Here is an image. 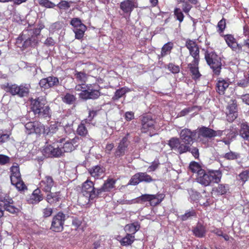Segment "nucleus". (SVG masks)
<instances>
[{
	"instance_id": "f257e3e1",
	"label": "nucleus",
	"mask_w": 249,
	"mask_h": 249,
	"mask_svg": "<svg viewBox=\"0 0 249 249\" xmlns=\"http://www.w3.org/2000/svg\"><path fill=\"white\" fill-rule=\"evenodd\" d=\"M79 138L75 137L71 140L60 139L53 144L47 145L44 149V153L46 156L58 157L65 152H70L77 146Z\"/></svg>"
},
{
	"instance_id": "f03ea898",
	"label": "nucleus",
	"mask_w": 249,
	"mask_h": 249,
	"mask_svg": "<svg viewBox=\"0 0 249 249\" xmlns=\"http://www.w3.org/2000/svg\"><path fill=\"white\" fill-rule=\"evenodd\" d=\"M222 173L219 170L212 171L206 172L204 170L197 175L196 181L204 186H208L212 183H217L220 181Z\"/></svg>"
},
{
	"instance_id": "7ed1b4c3",
	"label": "nucleus",
	"mask_w": 249,
	"mask_h": 249,
	"mask_svg": "<svg viewBox=\"0 0 249 249\" xmlns=\"http://www.w3.org/2000/svg\"><path fill=\"white\" fill-rule=\"evenodd\" d=\"M75 90L81 91L79 96L83 99H95L100 95L99 90L93 89L91 85H77L75 87Z\"/></svg>"
},
{
	"instance_id": "20e7f679",
	"label": "nucleus",
	"mask_w": 249,
	"mask_h": 249,
	"mask_svg": "<svg viewBox=\"0 0 249 249\" xmlns=\"http://www.w3.org/2000/svg\"><path fill=\"white\" fill-rule=\"evenodd\" d=\"M205 58L207 64L213 69L215 75H219L221 69V59L213 52L207 51L205 53Z\"/></svg>"
},
{
	"instance_id": "39448f33",
	"label": "nucleus",
	"mask_w": 249,
	"mask_h": 249,
	"mask_svg": "<svg viewBox=\"0 0 249 249\" xmlns=\"http://www.w3.org/2000/svg\"><path fill=\"white\" fill-rule=\"evenodd\" d=\"M11 175L10 176L11 183L15 185L18 190H24L26 187L21 180L19 166L17 163H14L10 169Z\"/></svg>"
},
{
	"instance_id": "423d86ee",
	"label": "nucleus",
	"mask_w": 249,
	"mask_h": 249,
	"mask_svg": "<svg viewBox=\"0 0 249 249\" xmlns=\"http://www.w3.org/2000/svg\"><path fill=\"white\" fill-rule=\"evenodd\" d=\"M29 84H22L19 86L16 84L9 85L7 84L5 87V90L9 92L13 95H18L20 97L27 96L30 89Z\"/></svg>"
},
{
	"instance_id": "0eeeda50",
	"label": "nucleus",
	"mask_w": 249,
	"mask_h": 249,
	"mask_svg": "<svg viewBox=\"0 0 249 249\" xmlns=\"http://www.w3.org/2000/svg\"><path fill=\"white\" fill-rule=\"evenodd\" d=\"M168 144L172 150L179 154H182L190 150V146L182 142L179 138L176 137H173L170 139Z\"/></svg>"
},
{
	"instance_id": "6e6552de",
	"label": "nucleus",
	"mask_w": 249,
	"mask_h": 249,
	"mask_svg": "<svg viewBox=\"0 0 249 249\" xmlns=\"http://www.w3.org/2000/svg\"><path fill=\"white\" fill-rule=\"evenodd\" d=\"M156 181V179L153 178L149 175L146 172H139L133 175L129 180L128 184L131 185H136L139 183L144 182L147 183L153 182Z\"/></svg>"
},
{
	"instance_id": "1a4fd4ad",
	"label": "nucleus",
	"mask_w": 249,
	"mask_h": 249,
	"mask_svg": "<svg viewBox=\"0 0 249 249\" xmlns=\"http://www.w3.org/2000/svg\"><path fill=\"white\" fill-rule=\"evenodd\" d=\"M92 181L87 180L83 184L82 188V193L85 196L88 202L96 198L95 190Z\"/></svg>"
},
{
	"instance_id": "9d476101",
	"label": "nucleus",
	"mask_w": 249,
	"mask_h": 249,
	"mask_svg": "<svg viewBox=\"0 0 249 249\" xmlns=\"http://www.w3.org/2000/svg\"><path fill=\"white\" fill-rule=\"evenodd\" d=\"M0 201L3 202L4 209L10 213L15 214L19 212V209L14 205L13 199L9 196L1 193L0 195Z\"/></svg>"
},
{
	"instance_id": "9b49d317",
	"label": "nucleus",
	"mask_w": 249,
	"mask_h": 249,
	"mask_svg": "<svg viewBox=\"0 0 249 249\" xmlns=\"http://www.w3.org/2000/svg\"><path fill=\"white\" fill-rule=\"evenodd\" d=\"M65 220V215L62 213H58L53 219L51 229L55 231L59 232L63 229L64 222Z\"/></svg>"
},
{
	"instance_id": "f8f14e48",
	"label": "nucleus",
	"mask_w": 249,
	"mask_h": 249,
	"mask_svg": "<svg viewBox=\"0 0 249 249\" xmlns=\"http://www.w3.org/2000/svg\"><path fill=\"white\" fill-rule=\"evenodd\" d=\"M31 109L35 115L39 112V109L44 105L47 104V101L45 97L40 96L36 99L33 98L30 99Z\"/></svg>"
},
{
	"instance_id": "ddd939ff",
	"label": "nucleus",
	"mask_w": 249,
	"mask_h": 249,
	"mask_svg": "<svg viewBox=\"0 0 249 249\" xmlns=\"http://www.w3.org/2000/svg\"><path fill=\"white\" fill-rule=\"evenodd\" d=\"M196 133V131H192L187 128L183 129L180 132V140L190 146L193 142V138L195 137Z\"/></svg>"
},
{
	"instance_id": "4468645a",
	"label": "nucleus",
	"mask_w": 249,
	"mask_h": 249,
	"mask_svg": "<svg viewBox=\"0 0 249 249\" xmlns=\"http://www.w3.org/2000/svg\"><path fill=\"white\" fill-rule=\"evenodd\" d=\"M39 84L41 88L48 89L59 85V81L56 77L52 76L41 79Z\"/></svg>"
},
{
	"instance_id": "2eb2a0df",
	"label": "nucleus",
	"mask_w": 249,
	"mask_h": 249,
	"mask_svg": "<svg viewBox=\"0 0 249 249\" xmlns=\"http://www.w3.org/2000/svg\"><path fill=\"white\" fill-rule=\"evenodd\" d=\"M227 109V119L229 122H232L238 116L236 102L235 100H231V101L228 103Z\"/></svg>"
},
{
	"instance_id": "dca6fc26",
	"label": "nucleus",
	"mask_w": 249,
	"mask_h": 249,
	"mask_svg": "<svg viewBox=\"0 0 249 249\" xmlns=\"http://www.w3.org/2000/svg\"><path fill=\"white\" fill-rule=\"evenodd\" d=\"M186 46L189 50L190 54L193 57L195 64H197L199 58V49L196 42L192 40H188Z\"/></svg>"
},
{
	"instance_id": "f3484780",
	"label": "nucleus",
	"mask_w": 249,
	"mask_h": 249,
	"mask_svg": "<svg viewBox=\"0 0 249 249\" xmlns=\"http://www.w3.org/2000/svg\"><path fill=\"white\" fill-rule=\"evenodd\" d=\"M197 133H198V137L201 136L209 138H211L212 137L221 135L220 131H214L212 129L206 127H202L200 128Z\"/></svg>"
},
{
	"instance_id": "a211bd4d",
	"label": "nucleus",
	"mask_w": 249,
	"mask_h": 249,
	"mask_svg": "<svg viewBox=\"0 0 249 249\" xmlns=\"http://www.w3.org/2000/svg\"><path fill=\"white\" fill-rule=\"evenodd\" d=\"M142 131L145 133L154 128L155 121L149 115H146L142 117Z\"/></svg>"
},
{
	"instance_id": "6ab92c4d",
	"label": "nucleus",
	"mask_w": 249,
	"mask_h": 249,
	"mask_svg": "<svg viewBox=\"0 0 249 249\" xmlns=\"http://www.w3.org/2000/svg\"><path fill=\"white\" fill-rule=\"evenodd\" d=\"M231 82L229 79L219 78L216 83V91L219 94L223 95L228 88Z\"/></svg>"
},
{
	"instance_id": "aec40b11",
	"label": "nucleus",
	"mask_w": 249,
	"mask_h": 249,
	"mask_svg": "<svg viewBox=\"0 0 249 249\" xmlns=\"http://www.w3.org/2000/svg\"><path fill=\"white\" fill-rule=\"evenodd\" d=\"M224 39L228 44L232 50L239 52L241 51L242 47L240 45L237 44L234 37L231 35H228L225 36Z\"/></svg>"
},
{
	"instance_id": "412c9836",
	"label": "nucleus",
	"mask_w": 249,
	"mask_h": 249,
	"mask_svg": "<svg viewBox=\"0 0 249 249\" xmlns=\"http://www.w3.org/2000/svg\"><path fill=\"white\" fill-rule=\"evenodd\" d=\"M128 145V142L126 137H124L119 144L118 148L115 152V156L120 157L124 155Z\"/></svg>"
},
{
	"instance_id": "4be33fe9",
	"label": "nucleus",
	"mask_w": 249,
	"mask_h": 249,
	"mask_svg": "<svg viewBox=\"0 0 249 249\" xmlns=\"http://www.w3.org/2000/svg\"><path fill=\"white\" fill-rule=\"evenodd\" d=\"M53 181L52 178L50 176H46L43 179L40 183V187L45 192H50L52 187L53 185Z\"/></svg>"
},
{
	"instance_id": "5701e85b",
	"label": "nucleus",
	"mask_w": 249,
	"mask_h": 249,
	"mask_svg": "<svg viewBox=\"0 0 249 249\" xmlns=\"http://www.w3.org/2000/svg\"><path fill=\"white\" fill-rule=\"evenodd\" d=\"M135 7L133 1L130 0H126L120 4V8L124 13L130 14Z\"/></svg>"
},
{
	"instance_id": "b1692460",
	"label": "nucleus",
	"mask_w": 249,
	"mask_h": 249,
	"mask_svg": "<svg viewBox=\"0 0 249 249\" xmlns=\"http://www.w3.org/2000/svg\"><path fill=\"white\" fill-rule=\"evenodd\" d=\"M43 199V196L40 195V190L37 189L35 190L30 198L28 199V202L30 204H37Z\"/></svg>"
},
{
	"instance_id": "393cba45",
	"label": "nucleus",
	"mask_w": 249,
	"mask_h": 249,
	"mask_svg": "<svg viewBox=\"0 0 249 249\" xmlns=\"http://www.w3.org/2000/svg\"><path fill=\"white\" fill-rule=\"evenodd\" d=\"M38 117L43 118L46 119H49L51 116V110L49 106L44 105L43 106L40 108L39 112L36 113Z\"/></svg>"
},
{
	"instance_id": "a878e982",
	"label": "nucleus",
	"mask_w": 249,
	"mask_h": 249,
	"mask_svg": "<svg viewBox=\"0 0 249 249\" xmlns=\"http://www.w3.org/2000/svg\"><path fill=\"white\" fill-rule=\"evenodd\" d=\"M89 171L92 177L98 178L103 176L105 170L103 167L96 165L89 169Z\"/></svg>"
},
{
	"instance_id": "bb28decb",
	"label": "nucleus",
	"mask_w": 249,
	"mask_h": 249,
	"mask_svg": "<svg viewBox=\"0 0 249 249\" xmlns=\"http://www.w3.org/2000/svg\"><path fill=\"white\" fill-rule=\"evenodd\" d=\"M194 234L199 238L205 236L206 232L205 227L202 224L198 223L193 230Z\"/></svg>"
},
{
	"instance_id": "cd10ccee",
	"label": "nucleus",
	"mask_w": 249,
	"mask_h": 249,
	"mask_svg": "<svg viewBox=\"0 0 249 249\" xmlns=\"http://www.w3.org/2000/svg\"><path fill=\"white\" fill-rule=\"evenodd\" d=\"M240 135L244 140L249 141V126L246 123L241 124Z\"/></svg>"
},
{
	"instance_id": "c85d7f7f",
	"label": "nucleus",
	"mask_w": 249,
	"mask_h": 249,
	"mask_svg": "<svg viewBox=\"0 0 249 249\" xmlns=\"http://www.w3.org/2000/svg\"><path fill=\"white\" fill-rule=\"evenodd\" d=\"M139 226L138 224H130L126 225L124 227V231L127 233L126 234L129 235H134V234L139 229Z\"/></svg>"
},
{
	"instance_id": "c756f323",
	"label": "nucleus",
	"mask_w": 249,
	"mask_h": 249,
	"mask_svg": "<svg viewBox=\"0 0 249 249\" xmlns=\"http://www.w3.org/2000/svg\"><path fill=\"white\" fill-rule=\"evenodd\" d=\"M60 196L59 192L54 193H51L47 195L46 200L50 204H53L58 201L60 199Z\"/></svg>"
},
{
	"instance_id": "7c9ffc66",
	"label": "nucleus",
	"mask_w": 249,
	"mask_h": 249,
	"mask_svg": "<svg viewBox=\"0 0 249 249\" xmlns=\"http://www.w3.org/2000/svg\"><path fill=\"white\" fill-rule=\"evenodd\" d=\"M151 200L150 201L151 206H155L160 204L164 197L163 194L152 195Z\"/></svg>"
},
{
	"instance_id": "2f4dec72",
	"label": "nucleus",
	"mask_w": 249,
	"mask_h": 249,
	"mask_svg": "<svg viewBox=\"0 0 249 249\" xmlns=\"http://www.w3.org/2000/svg\"><path fill=\"white\" fill-rule=\"evenodd\" d=\"M86 124H87V121L83 120L78 125L76 131L78 135L85 136L88 134V130L86 128Z\"/></svg>"
},
{
	"instance_id": "473e14b6",
	"label": "nucleus",
	"mask_w": 249,
	"mask_h": 249,
	"mask_svg": "<svg viewBox=\"0 0 249 249\" xmlns=\"http://www.w3.org/2000/svg\"><path fill=\"white\" fill-rule=\"evenodd\" d=\"M63 102L67 104L72 105L76 101V97L73 94L67 93L62 97Z\"/></svg>"
},
{
	"instance_id": "72a5a7b5",
	"label": "nucleus",
	"mask_w": 249,
	"mask_h": 249,
	"mask_svg": "<svg viewBox=\"0 0 249 249\" xmlns=\"http://www.w3.org/2000/svg\"><path fill=\"white\" fill-rule=\"evenodd\" d=\"M173 48V43L171 42H169L163 45L161 49V56L164 57L169 54Z\"/></svg>"
},
{
	"instance_id": "f704fd0d",
	"label": "nucleus",
	"mask_w": 249,
	"mask_h": 249,
	"mask_svg": "<svg viewBox=\"0 0 249 249\" xmlns=\"http://www.w3.org/2000/svg\"><path fill=\"white\" fill-rule=\"evenodd\" d=\"M130 91V89L126 87H123L121 89H117L115 93V95L113 97L114 100H117L119 98L123 97L126 93Z\"/></svg>"
},
{
	"instance_id": "c9c22d12",
	"label": "nucleus",
	"mask_w": 249,
	"mask_h": 249,
	"mask_svg": "<svg viewBox=\"0 0 249 249\" xmlns=\"http://www.w3.org/2000/svg\"><path fill=\"white\" fill-rule=\"evenodd\" d=\"M75 78L76 81L80 83L79 85L85 84L87 80V74L83 72H76L75 74Z\"/></svg>"
},
{
	"instance_id": "e433bc0d",
	"label": "nucleus",
	"mask_w": 249,
	"mask_h": 249,
	"mask_svg": "<svg viewBox=\"0 0 249 249\" xmlns=\"http://www.w3.org/2000/svg\"><path fill=\"white\" fill-rule=\"evenodd\" d=\"M87 27L85 25L81 26L79 28L73 29V32L75 35V38L78 39L82 38L84 36V33Z\"/></svg>"
},
{
	"instance_id": "4c0bfd02",
	"label": "nucleus",
	"mask_w": 249,
	"mask_h": 249,
	"mask_svg": "<svg viewBox=\"0 0 249 249\" xmlns=\"http://www.w3.org/2000/svg\"><path fill=\"white\" fill-rule=\"evenodd\" d=\"M116 180L112 178H108L104 183L103 187H104L105 191L108 192L114 187V184Z\"/></svg>"
},
{
	"instance_id": "58836bf2",
	"label": "nucleus",
	"mask_w": 249,
	"mask_h": 249,
	"mask_svg": "<svg viewBox=\"0 0 249 249\" xmlns=\"http://www.w3.org/2000/svg\"><path fill=\"white\" fill-rule=\"evenodd\" d=\"M134 235L126 234L125 237L122 238L120 242L122 245L126 246L131 245L134 242Z\"/></svg>"
},
{
	"instance_id": "ea45409f",
	"label": "nucleus",
	"mask_w": 249,
	"mask_h": 249,
	"mask_svg": "<svg viewBox=\"0 0 249 249\" xmlns=\"http://www.w3.org/2000/svg\"><path fill=\"white\" fill-rule=\"evenodd\" d=\"M223 157L228 160H234L239 159L240 154L237 152L230 151L225 153Z\"/></svg>"
},
{
	"instance_id": "a19ab883",
	"label": "nucleus",
	"mask_w": 249,
	"mask_h": 249,
	"mask_svg": "<svg viewBox=\"0 0 249 249\" xmlns=\"http://www.w3.org/2000/svg\"><path fill=\"white\" fill-rule=\"evenodd\" d=\"M189 66H190V70L192 73L193 78L195 80L198 79L201 76V74L199 72L198 67L196 65L193 66L191 64H189Z\"/></svg>"
},
{
	"instance_id": "79ce46f5",
	"label": "nucleus",
	"mask_w": 249,
	"mask_h": 249,
	"mask_svg": "<svg viewBox=\"0 0 249 249\" xmlns=\"http://www.w3.org/2000/svg\"><path fill=\"white\" fill-rule=\"evenodd\" d=\"M190 169L194 173H196L197 175L200 172V171H203L200 165L196 162H192L189 165Z\"/></svg>"
},
{
	"instance_id": "37998d69",
	"label": "nucleus",
	"mask_w": 249,
	"mask_h": 249,
	"mask_svg": "<svg viewBox=\"0 0 249 249\" xmlns=\"http://www.w3.org/2000/svg\"><path fill=\"white\" fill-rule=\"evenodd\" d=\"M35 131H34V133L36 134H41L43 133L45 134V130L46 129V127L41 123L39 122H36V123Z\"/></svg>"
},
{
	"instance_id": "c03bdc74",
	"label": "nucleus",
	"mask_w": 249,
	"mask_h": 249,
	"mask_svg": "<svg viewBox=\"0 0 249 249\" xmlns=\"http://www.w3.org/2000/svg\"><path fill=\"white\" fill-rule=\"evenodd\" d=\"M58 129L57 124H54L50 125L49 127L46 126L45 130V135H51L55 133Z\"/></svg>"
},
{
	"instance_id": "a18cd8bd",
	"label": "nucleus",
	"mask_w": 249,
	"mask_h": 249,
	"mask_svg": "<svg viewBox=\"0 0 249 249\" xmlns=\"http://www.w3.org/2000/svg\"><path fill=\"white\" fill-rule=\"evenodd\" d=\"M36 122H28L25 125V127L26 129V132L28 134H30L32 133H34V131H35V128L36 124L35 123Z\"/></svg>"
},
{
	"instance_id": "49530a36",
	"label": "nucleus",
	"mask_w": 249,
	"mask_h": 249,
	"mask_svg": "<svg viewBox=\"0 0 249 249\" xmlns=\"http://www.w3.org/2000/svg\"><path fill=\"white\" fill-rule=\"evenodd\" d=\"M36 43V40L35 36H32L30 38L27 39L24 41L22 47L27 48L30 46L35 45Z\"/></svg>"
},
{
	"instance_id": "de8ad7c7",
	"label": "nucleus",
	"mask_w": 249,
	"mask_h": 249,
	"mask_svg": "<svg viewBox=\"0 0 249 249\" xmlns=\"http://www.w3.org/2000/svg\"><path fill=\"white\" fill-rule=\"evenodd\" d=\"M39 3L42 6L47 8H53L56 5L49 0H40Z\"/></svg>"
},
{
	"instance_id": "09e8293b",
	"label": "nucleus",
	"mask_w": 249,
	"mask_h": 249,
	"mask_svg": "<svg viewBox=\"0 0 249 249\" xmlns=\"http://www.w3.org/2000/svg\"><path fill=\"white\" fill-rule=\"evenodd\" d=\"M174 15L177 18V19L180 22H182L184 19V15L179 8H175L174 9Z\"/></svg>"
},
{
	"instance_id": "8fccbe9b",
	"label": "nucleus",
	"mask_w": 249,
	"mask_h": 249,
	"mask_svg": "<svg viewBox=\"0 0 249 249\" xmlns=\"http://www.w3.org/2000/svg\"><path fill=\"white\" fill-rule=\"evenodd\" d=\"M228 190V185L221 184H219L216 188V192L219 195H223L226 193Z\"/></svg>"
},
{
	"instance_id": "3c124183",
	"label": "nucleus",
	"mask_w": 249,
	"mask_h": 249,
	"mask_svg": "<svg viewBox=\"0 0 249 249\" xmlns=\"http://www.w3.org/2000/svg\"><path fill=\"white\" fill-rule=\"evenodd\" d=\"M71 24L73 27L74 29L81 27L82 25H84L79 18H73L71 20Z\"/></svg>"
},
{
	"instance_id": "603ef678",
	"label": "nucleus",
	"mask_w": 249,
	"mask_h": 249,
	"mask_svg": "<svg viewBox=\"0 0 249 249\" xmlns=\"http://www.w3.org/2000/svg\"><path fill=\"white\" fill-rule=\"evenodd\" d=\"M10 134L0 130V143L5 142L9 139Z\"/></svg>"
},
{
	"instance_id": "864d4df0",
	"label": "nucleus",
	"mask_w": 249,
	"mask_h": 249,
	"mask_svg": "<svg viewBox=\"0 0 249 249\" xmlns=\"http://www.w3.org/2000/svg\"><path fill=\"white\" fill-rule=\"evenodd\" d=\"M195 214V211L194 210H192L191 211L187 212L185 214L181 215L179 216V218L181 220L185 221L190 218L191 216H194Z\"/></svg>"
},
{
	"instance_id": "5fc2aeb1",
	"label": "nucleus",
	"mask_w": 249,
	"mask_h": 249,
	"mask_svg": "<svg viewBox=\"0 0 249 249\" xmlns=\"http://www.w3.org/2000/svg\"><path fill=\"white\" fill-rule=\"evenodd\" d=\"M60 9L66 10L70 7L69 2L66 0H61L58 4L56 5Z\"/></svg>"
},
{
	"instance_id": "6e6d98bb",
	"label": "nucleus",
	"mask_w": 249,
	"mask_h": 249,
	"mask_svg": "<svg viewBox=\"0 0 249 249\" xmlns=\"http://www.w3.org/2000/svg\"><path fill=\"white\" fill-rule=\"evenodd\" d=\"M182 6L183 11L186 14L188 15L189 12L192 8V6L188 1H183Z\"/></svg>"
},
{
	"instance_id": "4d7b16f0",
	"label": "nucleus",
	"mask_w": 249,
	"mask_h": 249,
	"mask_svg": "<svg viewBox=\"0 0 249 249\" xmlns=\"http://www.w3.org/2000/svg\"><path fill=\"white\" fill-rule=\"evenodd\" d=\"M240 179L244 183L249 179V170H246L239 174Z\"/></svg>"
},
{
	"instance_id": "13d9d810",
	"label": "nucleus",
	"mask_w": 249,
	"mask_h": 249,
	"mask_svg": "<svg viewBox=\"0 0 249 249\" xmlns=\"http://www.w3.org/2000/svg\"><path fill=\"white\" fill-rule=\"evenodd\" d=\"M160 163L158 161H154L151 163L147 169L148 172H153L155 171L159 167Z\"/></svg>"
},
{
	"instance_id": "bf43d9fd",
	"label": "nucleus",
	"mask_w": 249,
	"mask_h": 249,
	"mask_svg": "<svg viewBox=\"0 0 249 249\" xmlns=\"http://www.w3.org/2000/svg\"><path fill=\"white\" fill-rule=\"evenodd\" d=\"M168 69L174 73H177L179 71L180 69L178 66H176L172 63H170L168 65Z\"/></svg>"
},
{
	"instance_id": "052dcab7",
	"label": "nucleus",
	"mask_w": 249,
	"mask_h": 249,
	"mask_svg": "<svg viewBox=\"0 0 249 249\" xmlns=\"http://www.w3.org/2000/svg\"><path fill=\"white\" fill-rule=\"evenodd\" d=\"M9 161L10 158L9 157L4 155H0V164H5L7 163H8Z\"/></svg>"
},
{
	"instance_id": "680f3d73",
	"label": "nucleus",
	"mask_w": 249,
	"mask_h": 249,
	"mask_svg": "<svg viewBox=\"0 0 249 249\" xmlns=\"http://www.w3.org/2000/svg\"><path fill=\"white\" fill-rule=\"evenodd\" d=\"M152 197V195L144 194L142 195L138 198L139 200H141L143 202L149 201L150 202V200H151Z\"/></svg>"
},
{
	"instance_id": "e2e57ef3",
	"label": "nucleus",
	"mask_w": 249,
	"mask_h": 249,
	"mask_svg": "<svg viewBox=\"0 0 249 249\" xmlns=\"http://www.w3.org/2000/svg\"><path fill=\"white\" fill-rule=\"evenodd\" d=\"M219 30L222 32L226 27V21L225 19H222L219 21L217 25Z\"/></svg>"
},
{
	"instance_id": "0e129e2a",
	"label": "nucleus",
	"mask_w": 249,
	"mask_h": 249,
	"mask_svg": "<svg viewBox=\"0 0 249 249\" xmlns=\"http://www.w3.org/2000/svg\"><path fill=\"white\" fill-rule=\"evenodd\" d=\"M53 209L51 208H46L43 210V216L45 217H49L52 215Z\"/></svg>"
},
{
	"instance_id": "69168bd1",
	"label": "nucleus",
	"mask_w": 249,
	"mask_h": 249,
	"mask_svg": "<svg viewBox=\"0 0 249 249\" xmlns=\"http://www.w3.org/2000/svg\"><path fill=\"white\" fill-rule=\"evenodd\" d=\"M96 111L92 110L89 111V115L88 117V119H85V120L87 121V123L88 124H89V122H90L93 117L96 115Z\"/></svg>"
},
{
	"instance_id": "338daca9",
	"label": "nucleus",
	"mask_w": 249,
	"mask_h": 249,
	"mask_svg": "<svg viewBox=\"0 0 249 249\" xmlns=\"http://www.w3.org/2000/svg\"><path fill=\"white\" fill-rule=\"evenodd\" d=\"M238 85L241 87L246 88L249 86V82L247 80L241 81L238 83Z\"/></svg>"
},
{
	"instance_id": "774afa93",
	"label": "nucleus",
	"mask_w": 249,
	"mask_h": 249,
	"mask_svg": "<svg viewBox=\"0 0 249 249\" xmlns=\"http://www.w3.org/2000/svg\"><path fill=\"white\" fill-rule=\"evenodd\" d=\"M242 100L247 105H249V94H245L242 96Z\"/></svg>"
}]
</instances>
